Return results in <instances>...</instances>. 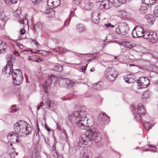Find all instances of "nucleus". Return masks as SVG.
Wrapping results in <instances>:
<instances>
[{
	"mask_svg": "<svg viewBox=\"0 0 158 158\" xmlns=\"http://www.w3.org/2000/svg\"><path fill=\"white\" fill-rule=\"evenodd\" d=\"M79 108V110L75 111L69 115L66 118V121L68 124L76 123V126L78 128L86 130L88 127L93 126L94 119L93 118H88L86 114L82 115L86 110V106L82 105Z\"/></svg>",
	"mask_w": 158,
	"mask_h": 158,
	"instance_id": "1",
	"label": "nucleus"
},
{
	"mask_svg": "<svg viewBox=\"0 0 158 158\" xmlns=\"http://www.w3.org/2000/svg\"><path fill=\"white\" fill-rule=\"evenodd\" d=\"M101 139L100 132L96 129H92L87 130L85 134L82 135L78 145L81 147L82 145H86L92 140L96 143H98L101 141Z\"/></svg>",
	"mask_w": 158,
	"mask_h": 158,
	"instance_id": "2",
	"label": "nucleus"
},
{
	"mask_svg": "<svg viewBox=\"0 0 158 158\" xmlns=\"http://www.w3.org/2000/svg\"><path fill=\"white\" fill-rule=\"evenodd\" d=\"M143 30V28L140 26H136L132 32L133 37L139 38L142 36L145 39H149L150 41L152 43H155L157 41L158 37L156 33L150 32H144Z\"/></svg>",
	"mask_w": 158,
	"mask_h": 158,
	"instance_id": "3",
	"label": "nucleus"
},
{
	"mask_svg": "<svg viewBox=\"0 0 158 158\" xmlns=\"http://www.w3.org/2000/svg\"><path fill=\"white\" fill-rule=\"evenodd\" d=\"M14 84L15 85H20L23 80V77L21 71L19 69H12L11 72Z\"/></svg>",
	"mask_w": 158,
	"mask_h": 158,
	"instance_id": "4",
	"label": "nucleus"
},
{
	"mask_svg": "<svg viewBox=\"0 0 158 158\" xmlns=\"http://www.w3.org/2000/svg\"><path fill=\"white\" fill-rule=\"evenodd\" d=\"M129 30L128 25L126 22L120 23L115 29L118 34L125 35L128 34Z\"/></svg>",
	"mask_w": 158,
	"mask_h": 158,
	"instance_id": "5",
	"label": "nucleus"
},
{
	"mask_svg": "<svg viewBox=\"0 0 158 158\" xmlns=\"http://www.w3.org/2000/svg\"><path fill=\"white\" fill-rule=\"evenodd\" d=\"M28 123L23 121H19L16 123L14 126V129L15 132L18 133L19 136V134L23 131L27 126H28ZM21 137V136H20Z\"/></svg>",
	"mask_w": 158,
	"mask_h": 158,
	"instance_id": "6",
	"label": "nucleus"
},
{
	"mask_svg": "<svg viewBox=\"0 0 158 158\" xmlns=\"http://www.w3.org/2000/svg\"><path fill=\"white\" fill-rule=\"evenodd\" d=\"M145 110L143 104H139L137 106V112L134 113V117L137 120H140L142 115L145 114Z\"/></svg>",
	"mask_w": 158,
	"mask_h": 158,
	"instance_id": "7",
	"label": "nucleus"
},
{
	"mask_svg": "<svg viewBox=\"0 0 158 158\" xmlns=\"http://www.w3.org/2000/svg\"><path fill=\"white\" fill-rule=\"evenodd\" d=\"M106 78L110 81L114 80L117 76V74L115 69L109 68L107 69L106 72Z\"/></svg>",
	"mask_w": 158,
	"mask_h": 158,
	"instance_id": "8",
	"label": "nucleus"
},
{
	"mask_svg": "<svg viewBox=\"0 0 158 158\" xmlns=\"http://www.w3.org/2000/svg\"><path fill=\"white\" fill-rule=\"evenodd\" d=\"M57 78L54 76H51L50 78L45 81L44 86V89L46 92H47L48 88L49 87L50 84L52 86H54L56 83Z\"/></svg>",
	"mask_w": 158,
	"mask_h": 158,
	"instance_id": "9",
	"label": "nucleus"
},
{
	"mask_svg": "<svg viewBox=\"0 0 158 158\" xmlns=\"http://www.w3.org/2000/svg\"><path fill=\"white\" fill-rule=\"evenodd\" d=\"M111 4V2L108 0L99 1L97 2V5L100 10H106L108 9L110 7V5Z\"/></svg>",
	"mask_w": 158,
	"mask_h": 158,
	"instance_id": "10",
	"label": "nucleus"
},
{
	"mask_svg": "<svg viewBox=\"0 0 158 158\" xmlns=\"http://www.w3.org/2000/svg\"><path fill=\"white\" fill-rule=\"evenodd\" d=\"M137 82L139 84V87L141 89L146 88L150 83L149 79L147 77H140L137 81Z\"/></svg>",
	"mask_w": 158,
	"mask_h": 158,
	"instance_id": "11",
	"label": "nucleus"
},
{
	"mask_svg": "<svg viewBox=\"0 0 158 158\" xmlns=\"http://www.w3.org/2000/svg\"><path fill=\"white\" fill-rule=\"evenodd\" d=\"M20 136H19L18 133H14L13 131H11L9 132L7 135V138L11 142H19V140H18L17 138H19Z\"/></svg>",
	"mask_w": 158,
	"mask_h": 158,
	"instance_id": "12",
	"label": "nucleus"
},
{
	"mask_svg": "<svg viewBox=\"0 0 158 158\" xmlns=\"http://www.w3.org/2000/svg\"><path fill=\"white\" fill-rule=\"evenodd\" d=\"M60 83L63 86L68 88L72 87L74 83L73 81L67 78L62 79L60 81Z\"/></svg>",
	"mask_w": 158,
	"mask_h": 158,
	"instance_id": "13",
	"label": "nucleus"
},
{
	"mask_svg": "<svg viewBox=\"0 0 158 158\" xmlns=\"http://www.w3.org/2000/svg\"><path fill=\"white\" fill-rule=\"evenodd\" d=\"M12 69L13 66L12 65H6L2 69V74L6 77H9L11 75Z\"/></svg>",
	"mask_w": 158,
	"mask_h": 158,
	"instance_id": "14",
	"label": "nucleus"
},
{
	"mask_svg": "<svg viewBox=\"0 0 158 158\" xmlns=\"http://www.w3.org/2000/svg\"><path fill=\"white\" fill-rule=\"evenodd\" d=\"M44 2L47 3L48 6L50 9L57 7L60 4L59 0H47Z\"/></svg>",
	"mask_w": 158,
	"mask_h": 158,
	"instance_id": "15",
	"label": "nucleus"
},
{
	"mask_svg": "<svg viewBox=\"0 0 158 158\" xmlns=\"http://www.w3.org/2000/svg\"><path fill=\"white\" fill-rule=\"evenodd\" d=\"M99 12L97 10H94L92 13V22L95 23H97L99 21Z\"/></svg>",
	"mask_w": 158,
	"mask_h": 158,
	"instance_id": "16",
	"label": "nucleus"
},
{
	"mask_svg": "<svg viewBox=\"0 0 158 158\" xmlns=\"http://www.w3.org/2000/svg\"><path fill=\"white\" fill-rule=\"evenodd\" d=\"M6 59L7 61L6 65H8L13 66V64L15 63V58L11 54H9L6 56Z\"/></svg>",
	"mask_w": 158,
	"mask_h": 158,
	"instance_id": "17",
	"label": "nucleus"
},
{
	"mask_svg": "<svg viewBox=\"0 0 158 158\" xmlns=\"http://www.w3.org/2000/svg\"><path fill=\"white\" fill-rule=\"evenodd\" d=\"M32 128L30 126H27L25 129V130L22 132L21 134H19L21 137H25L26 136L31 134L32 131Z\"/></svg>",
	"mask_w": 158,
	"mask_h": 158,
	"instance_id": "18",
	"label": "nucleus"
},
{
	"mask_svg": "<svg viewBox=\"0 0 158 158\" xmlns=\"http://www.w3.org/2000/svg\"><path fill=\"white\" fill-rule=\"evenodd\" d=\"M98 119L100 122H102L103 123H104L106 121L108 122L109 117L106 115L101 113L99 114Z\"/></svg>",
	"mask_w": 158,
	"mask_h": 158,
	"instance_id": "19",
	"label": "nucleus"
},
{
	"mask_svg": "<svg viewBox=\"0 0 158 158\" xmlns=\"http://www.w3.org/2000/svg\"><path fill=\"white\" fill-rule=\"evenodd\" d=\"M93 5L90 2H87L84 3L83 8L87 10H90L92 9Z\"/></svg>",
	"mask_w": 158,
	"mask_h": 158,
	"instance_id": "20",
	"label": "nucleus"
},
{
	"mask_svg": "<svg viewBox=\"0 0 158 158\" xmlns=\"http://www.w3.org/2000/svg\"><path fill=\"white\" fill-rule=\"evenodd\" d=\"M86 27L83 24L79 23L76 26V30L80 32L84 31L85 30Z\"/></svg>",
	"mask_w": 158,
	"mask_h": 158,
	"instance_id": "21",
	"label": "nucleus"
},
{
	"mask_svg": "<svg viewBox=\"0 0 158 158\" xmlns=\"http://www.w3.org/2000/svg\"><path fill=\"white\" fill-rule=\"evenodd\" d=\"M117 13L119 16L121 17V18H125L128 15V12L124 10H118L117 11Z\"/></svg>",
	"mask_w": 158,
	"mask_h": 158,
	"instance_id": "22",
	"label": "nucleus"
},
{
	"mask_svg": "<svg viewBox=\"0 0 158 158\" xmlns=\"http://www.w3.org/2000/svg\"><path fill=\"white\" fill-rule=\"evenodd\" d=\"M145 18L147 19L148 22L151 25L153 23L155 20L153 16L151 15L146 16Z\"/></svg>",
	"mask_w": 158,
	"mask_h": 158,
	"instance_id": "23",
	"label": "nucleus"
},
{
	"mask_svg": "<svg viewBox=\"0 0 158 158\" xmlns=\"http://www.w3.org/2000/svg\"><path fill=\"white\" fill-rule=\"evenodd\" d=\"M46 14L47 17L52 18L54 17L55 12L52 9H50V10L48 9L47 10Z\"/></svg>",
	"mask_w": 158,
	"mask_h": 158,
	"instance_id": "24",
	"label": "nucleus"
},
{
	"mask_svg": "<svg viewBox=\"0 0 158 158\" xmlns=\"http://www.w3.org/2000/svg\"><path fill=\"white\" fill-rule=\"evenodd\" d=\"M6 47L5 43L0 40V54L3 52Z\"/></svg>",
	"mask_w": 158,
	"mask_h": 158,
	"instance_id": "25",
	"label": "nucleus"
},
{
	"mask_svg": "<svg viewBox=\"0 0 158 158\" xmlns=\"http://www.w3.org/2000/svg\"><path fill=\"white\" fill-rule=\"evenodd\" d=\"M0 19L4 22H6L7 20V18L6 17L5 13L3 10H0Z\"/></svg>",
	"mask_w": 158,
	"mask_h": 158,
	"instance_id": "26",
	"label": "nucleus"
},
{
	"mask_svg": "<svg viewBox=\"0 0 158 158\" xmlns=\"http://www.w3.org/2000/svg\"><path fill=\"white\" fill-rule=\"evenodd\" d=\"M156 1L157 0H143V2L148 6L151 5L155 4Z\"/></svg>",
	"mask_w": 158,
	"mask_h": 158,
	"instance_id": "27",
	"label": "nucleus"
},
{
	"mask_svg": "<svg viewBox=\"0 0 158 158\" xmlns=\"http://www.w3.org/2000/svg\"><path fill=\"white\" fill-rule=\"evenodd\" d=\"M44 104L47 106V108H50L51 107H53L54 106V103L52 101L49 99H48L46 100Z\"/></svg>",
	"mask_w": 158,
	"mask_h": 158,
	"instance_id": "28",
	"label": "nucleus"
},
{
	"mask_svg": "<svg viewBox=\"0 0 158 158\" xmlns=\"http://www.w3.org/2000/svg\"><path fill=\"white\" fill-rule=\"evenodd\" d=\"M31 158H40L39 152L37 149H35L32 152L31 156Z\"/></svg>",
	"mask_w": 158,
	"mask_h": 158,
	"instance_id": "29",
	"label": "nucleus"
},
{
	"mask_svg": "<svg viewBox=\"0 0 158 158\" xmlns=\"http://www.w3.org/2000/svg\"><path fill=\"white\" fill-rule=\"evenodd\" d=\"M63 69V67L62 66L60 65L59 64H57L54 66L53 70L55 71L60 72L62 71Z\"/></svg>",
	"mask_w": 158,
	"mask_h": 158,
	"instance_id": "30",
	"label": "nucleus"
},
{
	"mask_svg": "<svg viewBox=\"0 0 158 158\" xmlns=\"http://www.w3.org/2000/svg\"><path fill=\"white\" fill-rule=\"evenodd\" d=\"M121 45L123 46L129 48H131L133 47L132 44L128 42H123Z\"/></svg>",
	"mask_w": 158,
	"mask_h": 158,
	"instance_id": "31",
	"label": "nucleus"
},
{
	"mask_svg": "<svg viewBox=\"0 0 158 158\" xmlns=\"http://www.w3.org/2000/svg\"><path fill=\"white\" fill-rule=\"evenodd\" d=\"M147 11V7L144 5L141 6L139 9V12L140 13L144 14L146 13Z\"/></svg>",
	"mask_w": 158,
	"mask_h": 158,
	"instance_id": "32",
	"label": "nucleus"
},
{
	"mask_svg": "<svg viewBox=\"0 0 158 158\" xmlns=\"http://www.w3.org/2000/svg\"><path fill=\"white\" fill-rule=\"evenodd\" d=\"M130 75H125L123 77L125 81L128 83H130L132 82V81H131V79L130 78Z\"/></svg>",
	"mask_w": 158,
	"mask_h": 158,
	"instance_id": "33",
	"label": "nucleus"
},
{
	"mask_svg": "<svg viewBox=\"0 0 158 158\" xmlns=\"http://www.w3.org/2000/svg\"><path fill=\"white\" fill-rule=\"evenodd\" d=\"M18 153H16L14 149H12L10 152L9 155L10 158H15L16 156L17 155Z\"/></svg>",
	"mask_w": 158,
	"mask_h": 158,
	"instance_id": "34",
	"label": "nucleus"
},
{
	"mask_svg": "<svg viewBox=\"0 0 158 158\" xmlns=\"http://www.w3.org/2000/svg\"><path fill=\"white\" fill-rule=\"evenodd\" d=\"M18 21L20 24H24V25H25V23L27 24L28 23L27 20V19L26 17H24L23 18L20 19H19Z\"/></svg>",
	"mask_w": 158,
	"mask_h": 158,
	"instance_id": "35",
	"label": "nucleus"
},
{
	"mask_svg": "<svg viewBox=\"0 0 158 158\" xmlns=\"http://www.w3.org/2000/svg\"><path fill=\"white\" fill-rule=\"evenodd\" d=\"M149 97V92L148 91L144 92L143 94L142 98L143 100H145Z\"/></svg>",
	"mask_w": 158,
	"mask_h": 158,
	"instance_id": "36",
	"label": "nucleus"
},
{
	"mask_svg": "<svg viewBox=\"0 0 158 158\" xmlns=\"http://www.w3.org/2000/svg\"><path fill=\"white\" fill-rule=\"evenodd\" d=\"M18 1V0H4L5 2L7 4L16 3Z\"/></svg>",
	"mask_w": 158,
	"mask_h": 158,
	"instance_id": "37",
	"label": "nucleus"
},
{
	"mask_svg": "<svg viewBox=\"0 0 158 158\" xmlns=\"http://www.w3.org/2000/svg\"><path fill=\"white\" fill-rule=\"evenodd\" d=\"M143 126L147 130H148L151 127L150 125L147 121L143 122Z\"/></svg>",
	"mask_w": 158,
	"mask_h": 158,
	"instance_id": "38",
	"label": "nucleus"
},
{
	"mask_svg": "<svg viewBox=\"0 0 158 158\" xmlns=\"http://www.w3.org/2000/svg\"><path fill=\"white\" fill-rule=\"evenodd\" d=\"M153 13L155 17H158V6L156 5L154 7L153 10Z\"/></svg>",
	"mask_w": 158,
	"mask_h": 158,
	"instance_id": "39",
	"label": "nucleus"
},
{
	"mask_svg": "<svg viewBox=\"0 0 158 158\" xmlns=\"http://www.w3.org/2000/svg\"><path fill=\"white\" fill-rule=\"evenodd\" d=\"M21 13V9L20 8H18L15 12V15L16 17L19 16Z\"/></svg>",
	"mask_w": 158,
	"mask_h": 158,
	"instance_id": "40",
	"label": "nucleus"
},
{
	"mask_svg": "<svg viewBox=\"0 0 158 158\" xmlns=\"http://www.w3.org/2000/svg\"><path fill=\"white\" fill-rule=\"evenodd\" d=\"M42 27V25L40 23H36L35 24V26H34V27L35 29L37 28L40 29Z\"/></svg>",
	"mask_w": 158,
	"mask_h": 158,
	"instance_id": "41",
	"label": "nucleus"
},
{
	"mask_svg": "<svg viewBox=\"0 0 158 158\" xmlns=\"http://www.w3.org/2000/svg\"><path fill=\"white\" fill-rule=\"evenodd\" d=\"M87 64L85 66H81L79 67V71L81 72H84V73H85V71L86 69V67Z\"/></svg>",
	"mask_w": 158,
	"mask_h": 158,
	"instance_id": "42",
	"label": "nucleus"
},
{
	"mask_svg": "<svg viewBox=\"0 0 158 158\" xmlns=\"http://www.w3.org/2000/svg\"><path fill=\"white\" fill-rule=\"evenodd\" d=\"M93 88L94 89L98 90L100 89V86L99 84L98 83H94L93 86Z\"/></svg>",
	"mask_w": 158,
	"mask_h": 158,
	"instance_id": "43",
	"label": "nucleus"
},
{
	"mask_svg": "<svg viewBox=\"0 0 158 158\" xmlns=\"http://www.w3.org/2000/svg\"><path fill=\"white\" fill-rule=\"evenodd\" d=\"M52 50L55 52H57L59 54H60V47H57L55 48L54 49H52Z\"/></svg>",
	"mask_w": 158,
	"mask_h": 158,
	"instance_id": "44",
	"label": "nucleus"
},
{
	"mask_svg": "<svg viewBox=\"0 0 158 158\" xmlns=\"http://www.w3.org/2000/svg\"><path fill=\"white\" fill-rule=\"evenodd\" d=\"M60 54L61 53H63L66 52V51L65 48H63L62 47H60Z\"/></svg>",
	"mask_w": 158,
	"mask_h": 158,
	"instance_id": "45",
	"label": "nucleus"
},
{
	"mask_svg": "<svg viewBox=\"0 0 158 158\" xmlns=\"http://www.w3.org/2000/svg\"><path fill=\"white\" fill-rule=\"evenodd\" d=\"M40 54H42L43 56L46 55L48 53V52L43 50H40Z\"/></svg>",
	"mask_w": 158,
	"mask_h": 158,
	"instance_id": "46",
	"label": "nucleus"
},
{
	"mask_svg": "<svg viewBox=\"0 0 158 158\" xmlns=\"http://www.w3.org/2000/svg\"><path fill=\"white\" fill-rule=\"evenodd\" d=\"M25 27V26L23 25V27L21 29H20V34L21 35H23L25 33V31L24 28V27Z\"/></svg>",
	"mask_w": 158,
	"mask_h": 158,
	"instance_id": "47",
	"label": "nucleus"
},
{
	"mask_svg": "<svg viewBox=\"0 0 158 158\" xmlns=\"http://www.w3.org/2000/svg\"><path fill=\"white\" fill-rule=\"evenodd\" d=\"M81 2V0H73V3L76 5H79L80 3Z\"/></svg>",
	"mask_w": 158,
	"mask_h": 158,
	"instance_id": "48",
	"label": "nucleus"
},
{
	"mask_svg": "<svg viewBox=\"0 0 158 158\" xmlns=\"http://www.w3.org/2000/svg\"><path fill=\"white\" fill-rule=\"evenodd\" d=\"M80 158H88L87 153H84L81 157Z\"/></svg>",
	"mask_w": 158,
	"mask_h": 158,
	"instance_id": "49",
	"label": "nucleus"
},
{
	"mask_svg": "<svg viewBox=\"0 0 158 158\" xmlns=\"http://www.w3.org/2000/svg\"><path fill=\"white\" fill-rule=\"evenodd\" d=\"M119 4H124L125 2V0H117Z\"/></svg>",
	"mask_w": 158,
	"mask_h": 158,
	"instance_id": "50",
	"label": "nucleus"
},
{
	"mask_svg": "<svg viewBox=\"0 0 158 158\" xmlns=\"http://www.w3.org/2000/svg\"><path fill=\"white\" fill-rule=\"evenodd\" d=\"M44 105V103L43 102H41L39 105H38L37 106V110H39L40 107Z\"/></svg>",
	"mask_w": 158,
	"mask_h": 158,
	"instance_id": "51",
	"label": "nucleus"
},
{
	"mask_svg": "<svg viewBox=\"0 0 158 158\" xmlns=\"http://www.w3.org/2000/svg\"><path fill=\"white\" fill-rule=\"evenodd\" d=\"M40 50H35V51H31L32 53H35L36 54H40Z\"/></svg>",
	"mask_w": 158,
	"mask_h": 158,
	"instance_id": "52",
	"label": "nucleus"
},
{
	"mask_svg": "<svg viewBox=\"0 0 158 158\" xmlns=\"http://www.w3.org/2000/svg\"><path fill=\"white\" fill-rule=\"evenodd\" d=\"M110 23H105L104 25L106 27H110Z\"/></svg>",
	"mask_w": 158,
	"mask_h": 158,
	"instance_id": "53",
	"label": "nucleus"
},
{
	"mask_svg": "<svg viewBox=\"0 0 158 158\" xmlns=\"http://www.w3.org/2000/svg\"><path fill=\"white\" fill-rule=\"evenodd\" d=\"M17 46L19 47L20 48V49H22L23 48V45L20 44H18L17 45Z\"/></svg>",
	"mask_w": 158,
	"mask_h": 158,
	"instance_id": "54",
	"label": "nucleus"
},
{
	"mask_svg": "<svg viewBox=\"0 0 158 158\" xmlns=\"http://www.w3.org/2000/svg\"><path fill=\"white\" fill-rule=\"evenodd\" d=\"M32 42L33 44H36V46H37V44H38L36 40H33L32 41Z\"/></svg>",
	"mask_w": 158,
	"mask_h": 158,
	"instance_id": "55",
	"label": "nucleus"
},
{
	"mask_svg": "<svg viewBox=\"0 0 158 158\" xmlns=\"http://www.w3.org/2000/svg\"><path fill=\"white\" fill-rule=\"evenodd\" d=\"M56 142H55V143H54V145L52 147V150H53V151H54L55 150L56 151V147H55V145L56 144Z\"/></svg>",
	"mask_w": 158,
	"mask_h": 158,
	"instance_id": "56",
	"label": "nucleus"
},
{
	"mask_svg": "<svg viewBox=\"0 0 158 158\" xmlns=\"http://www.w3.org/2000/svg\"><path fill=\"white\" fill-rule=\"evenodd\" d=\"M71 65L72 66H79L81 65L80 64H76V63H73V64H71Z\"/></svg>",
	"mask_w": 158,
	"mask_h": 158,
	"instance_id": "57",
	"label": "nucleus"
},
{
	"mask_svg": "<svg viewBox=\"0 0 158 158\" xmlns=\"http://www.w3.org/2000/svg\"><path fill=\"white\" fill-rule=\"evenodd\" d=\"M45 127L46 129V130L48 131H50V129H49V128H48L47 126L46 125V124H45Z\"/></svg>",
	"mask_w": 158,
	"mask_h": 158,
	"instance_id": "58",
	"label": "nucleus"
},
{
	"mask_svg": "<svg viewBox=\"0 0 158 158\" xmlns=\"http://www.w3.org/2000/svg\"><path fill=\"white\" fill-rule=\"evenodd\" d=\"M70 22V21H69V20H67L66 22L64 23V25H65V23H67V24L66 25H68L69 24V22Z\"/></svg>",
	"mask_w": 158,
	"mask_h": 158,
	"instance_id": "59",
	"label": "nucleus"
},
{
	"mask_svg": "<svg viewBox=\"0 0 158 158\" xmlns=\"http://www.w3.org/2000/svg\"><path fill=\"white\" fill-rule=\"evenodd\" d=\"M19 52L17 51H15L14 52V54L16 56H19Z\"/></svg>",
	"mask_w": 158,
	"mask_h": 158,
	"instance_id": "60",
	"label": "nucleus"
},
{
	"mask_svg": "<svg viewBox=\"0 0 158 158\" xmlns=\"http://www.w3.org/2000/svg\"><path fill=\"white\" fill-rule=\"evenodd\" d=\"M18 108H15V109L12 110V112H16V111H18Z\"/></svg>",
	"mask_w": 158,
	"mask_h": 158,
	"instance_id": "61",
	"label": "nucleus"
},
{
	"mask_svg": "<svg viewBox=\"0 0 158 158\" xmlns=\"http://www.w3.org/2000/svg\"><path fill=\"white\" fill-rule=\"evenodd\" d=\"M56 129L58 130H60V127L58 126L57 123Z\"/></svg>",
	"mask_w": 158,
	"mask_h": 158,
	"instance_id": "62",
	"label": "nucleus"
},
{
	"mask_svg": "<svg viewBox=\"0 0 158 158\" xmlns=\"http://www.w3.org/2000/svg\"><path fill=\"white\" fill-rule=\"evenodd\" d=\"M152 147L154 148V149H153L152 150H151L152 151L154 152H155V151H156V148L155 147H153L152 146Z\"/></svg>",
	"mask_w": 158,
	"mask_h": 158,
	"instance_id": "63",
	"label": "nucleus"
},
{
	"mask_svg": "<svg viewBox=\"0 0 158 158\" xmlns=\"http://www.w3.org/2000/svg\"><path fill=\"white\" fill-rule=\"evenodd\" d=\"M95 70V69L94 68H92L90 69V71L91 72H93Z\"/></svg>",
	"mask_w": 158,
	"mask_h": 158,
	"instance_id": "64",
	"label": "nucleus"
}]
</instances>
